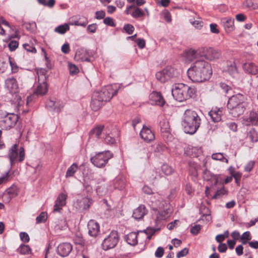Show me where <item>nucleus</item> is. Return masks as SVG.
<instances>
[{
  "label": "nucleus",
  "instance_id": "obj_9",
  "mask_svg": "<svg viewBox=\"0 0 258 258\" xmlns=\"http://www.w3.org/2000/svg\"><path fill=\"white\" fill-rule=\"evenodd\" d=\"M41 71L38 72V84L34 91V94L37 96H42L46 94L48 91V86L46 83V77L43 74H41Z\"/></svg>",
  "mask_w": 258,
  "mask_h": 258
},
{
  "label": "nucleus",
  "instance_id": "obj_27",
  "mask_svg": "<svg viewBox=\"0 0 258 258\" xmlns=\"http://www.w3.org/2000/svg\"><path fill=\"white\" fill-rule=\"evenodd\" d=\"M243 69L245 72L251 75H255L258 72V67L252 62L244 63Z\"/></svg>",
  "mask_w": 258,
  "mask_h": 258
},
{
  "label": "nucleus",
  "instance_id": "obj_17",
  "mask_svg": "<svg viewBox=\"0 0 258 258\" xmlns=\"http://www.w3.org/2000/svg\"><path fill=\"white\" fill-rule=\"evenodd\" d=\"M244 103L239 104L234 106H227L230 113L233 117H238L242 114L245 110Z\"/></svg>",
  "mask_w": 258,
  "mask_h": 258
},
{
  "label": "nucleus",
  "instance_id": "obj_54",
  "mask_svg": "<svg viewBox=\"0 0 258 258\" xmlns=\"http://www.w3.org/2000/svg\"><path fill=\"white\" fill-rule=\"evenodd\" d=\"M83 20L82 23H80V19H79L77 21H75L73 24L76 26L85 27L88 24V20L85 17L83 18Z\"/></svg>",
  "mask_w": 258,
  "mask_h": 258
},
{
  "label": "nucleus",
  "instance_id": "obj_34",
  "mask_svg": "<svg viewBox=\"0 0 258 258\" xmlns=\"http://www.w3.org/2000/svg\"><path fill=\"white\" fill-rule=\"evenodd\" d=\"M78 169V166L77 163H73L69 167L67 171L66 177H73Z\"/></svg>",
  "mask_w": 258,
  "mask_h": 258
},
{
  "label": "nucleus",
  "instance_id": "obj_5",
  "mask_svg": "<svg viewBox=\"0 0 258 258\" xmlns=\"http://www.w3.org/2000/svg\"><path fill=\"white\" fill-rule=\"evenodd\" d=\"M18 145L16 144L12 146L9 151L8 157L10 161L11 166H14L17 159L20 162H22L25 159V151L23 147H21L19 150V153L18 156Z\"/></svg>",
  "mask_w": 258,
  "mask_h": 258
},
{
  "label": "nucleus",
  "instance_id": "obj_50",
  "mask_svg": "<svg viewBox=\"0 0 258 258\" xmlns=\"http://www.w3.org/2000/svg\"><path fill=\"white\" fill-rule=\"evenodd\" d=\"M63 105L62 101L60 100H57L55 102V106H54L53 110L54 111L59 112L61 111V109L63 108Z\"/></svg>",
  "mask_w": 258,
  "mask_h": 258
},
{
  "label": "nucleus",
  "instance_id": "obj_39",
  "mask_svg": "<svg viewBox=\"0 0 258 258\" xmlns=\"http://www.w3.org/2000/svg\"><path fill=\"white\" fill-rule=\"evenodd\" d=\"M70 29L69 26L66 23L63 25H59L55 28V32L59 34H63Z\"/></svg>",
  "mask_w": 258,
  "mask_h": 258
},
{
  "label": "nucleus",
  "instance_id": "obj_42",
  "mask_svg": "<svg viewBox=\"0 0 258 258\" xmlns=\"http://www.w3.org/2000/svg\"><path fill=\"white\" fill-rule=\"evenodd\" d=\"M248 137L252 142H256L258 141V133L253 128L251 129L248 134Z\"/></svg>",
  "mask_w": 258,
  "mask_h": 258
},
{
  "label": "nucleus",
  "instance_id": "obj_15",
  "mask_svg": "<svg viewBox=\"0 0 258 258\" xmlns=\"http://www.w3.org/2000/svg\"><path fill=\"white\" fill-rule=\"evenodd\" d=\"M125 13L126 15L131 14L135 19L143 17L144 15V12L134 5L127 7Z\"/></svg>",
  "mask_w": 258,
  "mask_h": 258
},
{
  "label": "nucleus",
  "instance_id": "obj_16",
  "mask_svg": "<svg viewBox=\"0 0 258 258\" xmlns=\"http://www.w3.org/2000/svg\"><path fill=\"white\" fill-rule=\"evenodd\" d=\"M184 56L186 60L192 61L198 57H201V53H200V47L197 49L189 48L185 50Z\"/></svg>",
  "mask_w": 258,
  "mask_h": 258
},
{
  "label": "nucleus",
  "instance_id": "obj_6",
  "mask_svg": "<svg viewBox=\"0 0 258 258\" xmlns=\"http://www.w3.org/2000/svg\"><path fill=\"white\" fill-rule=\"evenodd\" d=\"M112 157V154L109 151L102 152L92 157L91 161L95 166L102 168L105 166L108 160Z\"/></svg>",
  "mask_w": 258,
  "mask_h": 258
},
{
  "label": "nucleus",
  "instance_id": "obj_62",
  "mask_svg": "<svg viewBox=\"0 0 258 258\" xmlns=\"http://www.w3.org/2000/svg\"><path fill=\"white\" fill-rule=\"evenodd\" d=\"M188 252V249L186 248H183L181 251H179L176 255L177 258H180L185 256Z\"/></svg>",
  "mask_w": 258,
  "mask_h": 258
},
{
  "label": "nucleus",
  "instance_id": "obj_40",
  "mask_svg": "<svg viewBox=\"0 0 258 258\" xmlns=\"http://www.w3.org/2000/svg\"><path fill=\"white\" fill-rule=\"evenodd\" d=\"M251 239V234L249 231L244 232L240 237V240L243 244H246Z\"/></svg>",
  "mask_w": 258,
  "mask_h": 258
},
{
  "label": "nucleus",
  "instance_id": "obj_24",
  "mask_svg": "<svg viewBox=\"0 0 258 258\" xmlns=\"http://www.w3.org/2000/svg\"><path fill=\"white\" fill-rule=\"evenodd\" d=\"M221 23L227 32L233 31L234 29V20L233 19L229 17L223 18L221 19Z\"/></svg>",
  "mask_w": 258,
  "mask_h": 258
},
{
  "label": "nucleus",
  "instance_id": "obj_18",
  "mask_svg": "<svg viewBox=\"0 0 258 258\" xmlns=\"http://www.w3.org/2000/svg\"><path fill=\"white\" fill-rule=\"evenodd\" d=\"M245 97L241 94L238 93L233 95L229 98L227 106H234L239 104L244 103Z\"/></svg>",
  "mask_w": 258,
  "mask_h": 258
},
{
  "label": "nucleus",
  "instance_id": "obj_48",
  "mask_svg": "<svg viewBox=\"0 0 258 258\" xmlns=\"http://www.w3.org/2000/svg\"><path fill=\"white\" fill-rule=\"evenodd\" d=\"M7 193L12 197H16L18 194V190L16 186H12L8 188Z\"/></svg>",
  "mask_w": 258,
  "mask_h": 258
},
{
  "label": "nucleus",
  "instance_id": "obj_43",
  "mask_svg": "<svg viewBox=\"0 0 258 258\" xmlns=\"http://www.w3.org/2000/svg\"><path fill=\"white\" fill-rule=\"evenodd\" d=\"M18 251L22 254H28L31 253V248L28 245L22 244L18 248Z\"/></svg>",
  "mask_w": 258,
  "mask_h": 258
},
{
  "label": "nucleus",
  "instance_id": "obj_19",
  "mask_svg": "<svg viewBox=\"0 0 258 258\" xmlns=\"http://www.w3.org/2000/svg\"><path fill=\"white\" fill-rule=\"evenodd\" d=\"M72 250V246L69 243H62L57 247V253L61 256H67Z\"/></svg>",
  "mask_w": 258,
  "mask_h": 258
},
{
  "label": "nucleus",
  "instance_id": "obj_30",
  "mask_svg": "<svg viewBox=\"0 0 258 258\" xmlns=\"http://www.w3.org/2000/svg\"><path fill=\"white\" fill-rule=\"evenodd\" d=\"M226 71L233 77H235L238 74L237 67L234 62L227 63Z\"/></svg>",
  "mask_w": 258,
  "mask_h": 258
},
{
  "label": "nucleus",
  "instance_id": "obj_28",
  "mask_svg": "<svg viewBox=\"0 0 258 258\" xmlns=\"http://www.w3.org/2000/svg\"><path fill=\"white\" fill-rule=\"evenodd\" d=\"M75 58L77 61H90V59L87 56V54L86 50L83 49H79L77 51L75 56Z\"/></svg>",
  "mask_w": 258,
  "mask_h": 258
},
{
  "label": "nucleus",
  "instance_id": "obj_20",
  "mask_svg": "<svg viewBox=\"0 0 258 258\" xmlns=\"http://www.w3.org/2000/svg\"><path fill=\"white\" fill-rule=\"evenodd\" d=\"M88 232L90 235L96 237L100 231V227L95 221L91 220L88 224Z\"/></svg>",
  "mask_w": 258,
  "mask_h": 258
},
{
  "label": "nucleus",
  "instance_id": "obj_46",
  "mask_svg": "<svg viewBox=\"0 0 258 258\" xmlns=\"http://www.w3.org/2000/svg\"><path fill=\"white\" fill-rule=\"evenodd\" d=\"M162 170L163 172L166 175H171L173 172V169L172 168L167 164H163L162 165Z\"/></svg>",
  "mask_w": 258,
  "mask_h": 258
},
{
  "label": "nucleus",
  "instance_id": "obj_11",
  "mask_svg": "<svg viewBox=\"0 0 258 258\" xmlns=\"http://www.w3.org/2000/svg\"><path fill=\"white\" fill-rule=\"evenodd\" d=\"M140 136L141 139L147 143H150L155 139L154 133L151 129L144 125L140 132Z\"/></svg>",
  "mask_w": 258,
  "mask_h": 258
},
{
  "label": "nucleus",
  "instance_id": "obj_53",
  "mask_svg": "<svg viewBox=\"0 0 258 258\" xmlns=\"http://www.w3.org/2000/svg\"><path fill=\"white\" fill-rule=\"evenodd\" d=\"M123 29L128 34H132L134 31V27L132 25L125 24L123 27Z\"/></svg>",
  "mask_w": 258,
  "mask_h": 258
},
{
  "label": "nucleus",
  "instance_id": "obj_60",
  "mask_svg": "<svg viewBox=\"0 0 258 258\" xmlns=\"http://www.w3.org/2000/svg\"><path fill=\"white\" fill-rule=\"evenodd\" d=\"M105 13L103 11H96L95 13V18L100 20L104 18Z\"/></svg>",
  "mask_w": 258,
  "mask_h": 258
},
{
  "label": "nucleus",
  "instance_id": "obj_1",
  "mask_svg": "<svg viewBox=\"0 0 258 258\" xmlns=\"http://www.w3.org/2000/svg\"><path fill=\"white\" fill-rule=\"evenodd\" d=\"M187 75L194 82L201 83L208 80L212 75L211 64L205 60L195 62L187 70Z\"/></svg>",
  "mask_w": 258,
  "mask_h": 258
},
{
  "label": "nucleus",
  "instance_id": "obj_49",
  "mask_svg": "<svg viewBox=\"0 0 258 258\" xmlns=\"http://www.w3.org/2000/svg\"><path fill=\"white\" fill-rule=\"evenodd\" d=\"M69 68L70 70V73L71 75H76L79 73V70L78 67L72 63H69Z\"/></svg>",
  "mask_w": 258,
  "mask_h": 258
},
{
  "label": "nucleus",
  "instance_id": "obj_33",
  "mask_svg": "<svg viewBox=\"0 0 258 258\" xmlns=\"http://www.w3.org/2000/svg\"><path fill=\"white\" fill-rule=\"evenodd\" d=\"M113 186L116 189L122 190L125 187V181L122 178H116L114 180Z\"/></svg>",
  "mask_w": 258,
  "mask_h": 258
},
{
  "label": "nucleus",
  "instance_id": "obj_59",
  "mask_svg": "<svg viewBox=\"0 0 258 258\" xmlns=\"http://www.w3.org/2000/svg\"><path fill=\"white\" fill-rule=\"evenodd\" d=\"M201 229V227L200 225H196L191 227L190 232L194 235H197L199 233Z\"/></svg>",
  "mask_w": 258,
  "mask_h": 258
},
{
  "label": "nucleus",
  "instance_id": "obj_35",
  "mask_svg": "<svg viewBox=\"0 0 258 258\" xmlns=\"http://www.w3.org/2000/svg\"><path fill=\"white\" fill-rule=\"evenodd\" d=\"M166 75L167 74L165 72L164 69H163L162 71L158 72L156 74V78L161 83H165L169 80L168 76Z\"/></svg>",
  "mask_w": 258,
  "mask_h": 258
},
{
  "label": "nucleus",
  "instance_id": "obj_58",
  "mask_svg": "<svg viewBox=\"0 0 258 258\" xmlns=\"http://www.w3.org/2000/svg\"><path fill=\"white\" fill-rule=\"evenodd\" d=\"M104 141L108 144L112 145L115 143V139L113 137L110 136L109 135H107L105 136Z\"/></svg>",
  "mask_w": 258,
  "mask_h": 258
},
{
  "label": "nucleus",
  "instance_id": "obj_45",
  "mask_svg": "<svg viewBox=\"0 0 258 258\" xmlns=\"http://www.w3.org/2000/svg\"><path fill=\"white\" fill-rule=\"evenodd\" d=\"M67 198V195L61 193L59 194L55 201L57 203L60 204V206H64L66 204V200Z\"/></svg>",
  "mask_w": 258,
  "mask_h": 258
},
{
  "label": "nucleus",
  "instance_id": "obj_25",
  "mask_svg": "<svg viewBox=\"0 0 258 258\" xmlns=\"http://www.w3.org/2000/svg\"><path fill=\"white\" fill-rule=\"evenodd\" d=\"M156 230L152 228H147L146 230L139 231V235L142 236L141 243H143L146 239L149 240L151 238L152 236L155 233Z\"/></svg>",
  "mask_w": 258,
  "mask_h": 258
},
{
  "label": "nucleus",
  "instance_id": "obj_61",
  "mask_svg": "<svg viewBox=\"0 0 258 258\" xmlns=\"http://www.w3.org/2000/svg\"><path fill=\"white\" fill-rule=\"evenodd\" d=\"M220 86L225 93H228L229 91L231 90V88L224 83H221Z\"/></svg>",
  "mask_w": 258,
  "mask_h": 258
},
{
  "label": "nucleus",
  "instance_id": "obj_21",
  "mask_svg": "<svg viewBox=\"0 0 258 258\" xmlns=\"http://www.w3.org/2000/svg\"><path fill=\"white\" fill-rule=\"evenodd\" d=\"M222 112V108H218L217 107H215L213 108L212 110L209 111V115L214 122H217L221 120Z\"/></svg>",
  "mask_w": 258,
  "mask_h": 258
},
{
  "label": "nucleus",
  "instance_id": "obj_38",
  "mask_svg": "<svg viewBox=\"0 0 258 258\" xmlns=\"http://www.w3.org/2000/svg\"><path fill=\"white\" fill-rule=\"evenodd\" d=\"M249 119L252 124L258 125V110L250 112Z\"/></svg>",
  "mask_w": 258,
  "mask_h": 258
},
{
  "label": "nucleus",
  "instance_id": "obj_13",
  "mask_svg": "<svg viewBox=\"0 0 258 258\" xmlns=\"http://www.w3.org/2000/svg\"><path fill=\"white\" fill-rule=\"evenodd\" d=\"M149 101L152 105L163 106L165 101L161 94L156 91H153L149 95Z\"/></svg>",
  "mask_w": 258,
  "mask_h": 258
},
{
  "label": "nucleus",
  "instance_id": "obj_4",
  "mask_svg": "<svg viewBox=\"0 0 258 258\" xmlns=\"http://www.w3.org/2000/svg\"><path fill=\"white\" fill-rule=\"evenodd\" d=\"M117 91L118 87L114 84L104 87L100 91H97L94 93L95 96L99 97L103 102H107L117 94Z\"/></svg>",
  "mask_w": 258,
  "mask_h": 258
},
{
  "label": "nucleus",
  "instance_id": "obj_7",
  "mask_svg": "<svg viewBox=\"0 0 258 258\" xmlns=\"http://www.w3.org/2000/svg\"><path fill=\"white\" fill-rule=\"evenodd\" d=\"M201 57H205L209 61H214L220 58L221 55V51L210 47H200V53Z\"/></svg>",
  "mask_w": 258,
  "mask_h": 258
},
{
  "label": "nucleus",
  "instance_id": "obj_57",
  "mask_svg": "<svg viewBox=\"0 0 258 258\" xmlns=\"http://www.w3.org/2000/svg\"><path fill=\"white\" fill-rule=\"evenodd\" d=\"M103 22L105 24L108 26H110L112 27H114L115 26V24L114 23L113 19L110 17H107L104 18Z\"/></svg>",
  "mask_w": 258,
  "mask_h": 258
},
{
  "label": "nucleus",
  "instance_id": "obj_29",
  "mask_svg": "<svg viewBox=\"0 0 258 258\" xmlns=\"http://www.w3.org/2000/svg\"><path fill=\"white\" fill-rule=\"evenodd\" d=\"M103 101L101 100L99 97L95 96V94H93V98L91 103V107L94 111H97L103 105Z\"/></svg>",
  "mask_w": 258,
  "mask_h": 258
},
{
  "label": "nucleus",
  "instance_id": "obj_37",
  "mask_svg": "<svg viewBox=\"0 0 258 258\" xmlns=\"http://www.w3.org/2000/svg\"><path fill=\"white\" fill-rule=\"evenodd\" d=\"M212 159L214 160H218L222 162H225L226 163H228V159L225 157L224 154L222 153H216L212 155Z\"/></svg>",
  "mask_w": 258,
  "mask_h": 258
},
{
  "label": "nucleus",
  "instance_id": "obj_22",
  "mask_svg": "<svg viewBox=\"0 0 258 258\" xmlns=\"http://www.w3.org/2000/svg\"><path fill=\"white\" fill-rule=\"evenodd\" d=\"M148 213V210L144 205H141L133 212V217L137 219H142Z\"/></svg>",
  "mask_w": 258,
  "mask_h": 258
},
{
  "label": "nucleus",
  "instance_id": "obj_31",
  "mask_svg": "<svg viewBox=\"0 0 258 258\" xmlns=\"http://www.w3.org/2000/svg\"><path fill=\"white\" fill-rule=\"evenodd\" d=\"M164 69L165 72L168 76V79L170 80L171 78L177 77L179 75L178 71L171 66H168Z\"/></svg>",
  "mask_w": 258,
  "mask_h": 258
},
{
  "label": "nucleus",
  "instance_id": "obj_51",
  "mask_svg": "<svg viewBox=\"0 0 258 258\" xmlns=\"http://www.w3.org/2000/svg\"><path fill=\"white\" fill-rule=\"evenodd\" d=\"M56 101L57 100L55 98H52L47 100L46 102V106L53 110Z\"/></svg>",
  "mask_w": 258,
  "mask_h": 258
},
{
  "label": "nucleus",
  "instance_id": "obj_64",
  "mask_svg": "<svg viewBox=\"0 0 258 258\" xmlns=\"http://www.w3.org/2000/svg\"><path fill=\"white\" fill-rule=\"evenodd\" d=\"M61 51L65 54H68L70 51L69 44L68 43H64L61 47Z\"/></svg>",
  "mask_w": 258,
  "mask_h": 258
},
{
  "label": "nucleus",
  "instance_id": "obj_12",
  "mask_svg": "<svg viewBox=\"0 0 258 258\" xmlns=\"http://www.w3.org/2000/svg\"><path fill=\"white\" fill-rule=\"evenodd\" d=\"M93 204V200L89 197H84L77 199L74 203V206L79 209L88 210Z\"/></svg>",
  "mask_w": 258,
  "mask_h": 258
},
{
  "label": "nucleus",
  "instance_id": "obj_2",
  "mask_svg": "<svg viewBox=\"0 0 258 258\" xmlns=\"http://www.w3.org/2000/svg\"><path fill=\"white\" fill-rule=\"evenodd\" d=\"M201 122L200 117L195 110L188 109L184 111L182 118V125L186 133L195 134L199 128Z\"/></svg>",
  "mask_w": 258,
  "mask_h": 258
},
{
  "label": "nucleus",
  "instance_id": "obj_36",
  "mask_svg": "<svg viewBox=\"0 0 258 258\" xmlns=\"http://www.w3.org/2000/svg\"><path fill=\"white\" fill-rule=\"evenodd\" d=\"M103 129V125H97L90 131V135L96 138H99L102 134Z\"/></svg>",
  "mask_w": 258,
  "mask_h": 258
},
{
  "label": "nucleus",
  "instance_id": "obj_26",
  "mask_svg": "<svg viewBox=\"0 0 258 258\" xmlns=\"http://www.w3.org/2000/svg\"><path fill=\"white\" fill-rule=\"evenodd\" d=\"M14 101L17 112L20 114L26 113L28 111L24 108V101L22 100L21 97L19 95H16Z\"/></svg>",
  "mask_w": 258,
  "mask_h": 258
},
{
  "label": "nucleus",
  "instance_id": "obj_14",
  "mask_svg": "<svg viewBox=\"0 0 258 258\" xmlns=\"http://www.w3.org/2000/svg\"><path fill=\"white\" fill-rule=\"evenodd\" d=\"M124 239L128 244L135 246L138 243V241L141 242L142 236L139 235V231L137 233L131 232L125 235Z\"/></svg>",
  "mask_w": 258,
  "mask_h": 258
},
{
  "label": "nucleus",
  "instance_id": "obj_55",
  "mask_svg": "<svg viewBox=\"0 0 258 258\" xmlns=\"http://www.w3.org/2000/svg\"><path fill=\"white\" fill-rule=\"evenodd\" d=\"M19 43L15 40L11 41L9 44V47L11 51L15 50L18 46Z\"/></svg>",
  "mask_w": 258,
  "mask_h": 258
},
{
  "label": "nucleus",
  "instance_id": "obj_8",
  "mask_svg": "<svg viewBox=\"0 0 258 258\" xmlns=\"http://www.w3.org/2000/svg\"><path fill=\"white\" fill-rule=\"evenodd\" d=\"M118 233L116 231H111L102 243L103 249L107 250L114 247L118 242Z\"/></svg>",
  "mask_w": 258,
  "mask_h": 258
},
{
  "label": "nucleus",
  "instance_id": "obj_32",
  "mask_svg": "<svg viewBox=\"0 0 258 258\" xmlns=\"http://www.w3.org/2000/svg\"><path fill=\"white\" fill-rule=\"evenodd\" d=\"M171 212L172 210L169 208H168L166 210H162L158 212L157 215V220L158 221H161L166 219L170 216Z\"/></svg>",
  "mask_w": 258,
  "mask_h": 258
},
{
  "label": "nucleus",
  "instance_id": "obj_44",
  "mask_svg": "<svg viewBox=\"0 0 258 258\" xmlns=\"http://www.w3.org/2000/svg\"><path fill=\"white\" fill-rule=\"evenodd\" d=\"M47 219V214L45 212H41L36 218L37 224L45 222Z\"/></svg>",
  "mask_w": 258,
  "mask_h": 258
},
{
  "label": "nucleus",
  "instance_id": "obj_63",
  "mask_svg": "<svg viewBox=\"0 0 258 258\" xmlns=\"http://www.w3.org/2000/svg\"><path fill=\"white\" fill-rule=\"evenodd\" d=\"M164 249L162 247H158L155 252V256L157 257H159V258L161 257L164 254Z\"/></svg>",
  "mask_w": 258,
  "mask_h": 258
},
{
  "label": "nucleus",
  "instance_id": "obj_47",
  "mask_svg": "<svg viewBox=\"0 0 258 258\" xmlns=\"http://www.w3.org/2000/svg\"><path fill=\"white\" fill-rule=\"evenodd\" d=\"M203 178L205 180H210L212 178L216 179L215 176L208 170L205 169L203 172Z\"/></svg>",
  "mask_w": 258,
  "mask_h": 258
},
{
  "label": "nucleus",
  "instance_id": "obj_41",
  "mask_svg": "<svg viewBox=\"0 0 258 258\" xmlns=\"http://www.w3.org/2000/svg\"><path fill=\"white\" fill-rule=\"evenodd\" d=\"M227 190L225 189L224 186H222L221 188L218 189L215 194L212 197L213 199H217L221 198L224 195H227Z\"/></svg>",
  "mask_w": 258,
  "mask_h": 258
},
{
  "label": "nucleus",
  "instance_id": "obj_3",
  "mask_svg": "<svg viewBox=\"0 0 258 258\" xmlns=\"http://www.w3.org/2000/svg\"><path fill=\"white\" fill-rule=\"evenodd\" d=\"M196 92L195 87H189L182 83L175 84L172 89V96L179 102L194 97Z\"/></svg>",
  "mask_w": 258,
  "mask_h": 258
},
{
  "label": "nucleus",
  "instance_id": "obj_23",
  "mask_svg": "<svg viewBox=\"0 0 258 258\" xmlns=\"http://www.w3.org/2000/svg\"><path fill=\"white\" fill-rule=\"evenodd\" d=\"M161 132L164 137L166 138H170L171 137V134L170 133V128L169 123L166 120H163L160 121V123Z\"/></svg>",
  "mask_w": 258,
  "mask_h": 258
},
{
  "label": "nucleus",
  "instance_id": "obj_10",
  "mask_svg": "<svg viewBox=\"0 0 258 258\" xmlns=\"http://www.w3.org/2000/svg\"><path fill=\"white\" fill-rule=\"evenodd\" d=\"M5 88L9 93L16 94L19 91V87L17 79L10 77L5 80Z\"/></svg>",
  "mask_w": 258,
  "mask_h": 258
},
{
  "label": "nucleus",
  "instance_id": "obj_52",
  "mask_svg": "<svg viewBox=\"0 0 258 258\" xmlns=\"http://www.w3.org/2000/svg\"><path fill=\"white\" fill-rule=\"evenodd\" d=\"M23 47L28 52L36 53L37 51L36 48L33 46V45L25 43L23 44Z\"/></svg>",
  "mask_w": 258,
  "mask_h": 258
},
{
  "label": "nucleus",
  "instance_id": "obj_56",
  "mask_svg": "<svg viewBox=\"0 0 258 258\" xmlns=\"http://www.w3.org/2000/svg\"><path fill=\"white\" fill-rule=\"evenodd\" d=\"M20 237L21 240L24 242H28L30 240L28 234L24 232H20Z\"/></svg>",
  "mask_w": 258,
  "mask_h": 258
}]
</instances>
